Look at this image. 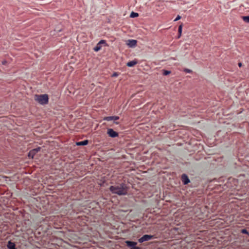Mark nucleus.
I'll return each instance as SVG.
<instances>
[{
  "label": "nucleus",
  "instance_id": "ddd939ff",
  "mask_svg": "<svg viewBox=\"0 0 249 249\" xmlns=\"http://www.w3.org/2000/svg\"><path fill=\"white\" fill-rule=\"evenodd\" d=\"M242 19L244 20V22L249 23V16H243Z\"/></svg>",
  "mask_w": 249,
  "mask_h": 249
},
{
  "label": "nucleus",
  "instance_id": "b1692460",
  "mask_svg": "<svg viewBox=\"0 0 249 249\" xmlns=\"http://www.w3.org/2000/svg\"><path fill=\"white\" fill-rule=\"evenodd\" d=\"M5 63L6 61H3V62H2V64H3V65H5Z\"/></svg>",
  "mask_w": 249,
  "mask_h": 249
},
{
  "label": "nucleus",
  "instance_id": "1a4fd4ad",
  "mask_svg": "<svg viewBox=\"0 0 249 249\" xmlns=\"http://www.w3.org/2000/svg\"><path fill=\"white\" fill-rule=\"evenodd\" d=\"M181 181H182V183H183L184 185H186L189 183V179H188L187 176L185 174L181 175Z\"/></svg>",
  "mask_w": 249,
  "mask_h": 249
},
{
  "label": "nucleus",
  "instance_id": "f257e3e1",
  "mask_svg": "<svg viewBox=\"0 0 249 249\" xmlns=\"http://www.w3.org/2000/svg\"><path fill=\"white\" fill-rule=\"evenodd\" d=\"M128 187L124 183H121L115 186H111L109 187L110 192L112 193L120 196H125L127 194Z\"/></svg>",
  "mask_w": 249,
  "mask_h": 249
},
{
  "label": "nucleus",
  "instance_id": "4468645a",
  "mask_svg": "<svg viewBox=\"0 0 249 249\" xmlns=\"http://www.w3.org/2000/svg\"><path fill=\"white\" fill-rule=\"evenodd\" d=\"M139 16V14L137 13H134V12H132L130 14L131 18H137Z\"/></svg>",
  "mask_w": 249,
  "mask_h": 249
},
{
  "label": "nucleus",
  "instance_id": "6ab92c4d",
  "mask_svg": "<svg viewBox=\"0 0 249 249\" xmlns=\"http://www.w3.org/2000/svg\"><path fill=\"white\" fill-rule=\"evenodd\" d=\"M111 117V118L114 119V121H117L118 120V117L116 116H109Z\"/></svg>",
  "mask_w": 249,
  "mask_h": 249
},
{
  "label": "nucleus",
  "instance_id": "f03ea898",
  "mask_svg": "<svg viewBox=\"0 0 249 249\" xmlns=\"http://www.w3.org/2000/svg\"><path fill=\"white\" fill-rule=\"evenodd\" d=\"M34 100L41 105H46L48 104V95L47 94L35 95Z\"/></svg>",
  "mask_w": 249,
  "mask_h": 249
},
{
  "label": "nucleus",
  "instance_id": "39448f33",
  "mask_svg": "<svg viewBox=\"0 0 249 249\" xmlns=\"http://www.w3.org/2000/svg\"><path fill=\"white\" fill-rule=\"evenodd\" d=\"M107 134L111 138H115L118 137V133L113 130L112 128L107 129Z\"/></svg>",
  "mask_w": 249,
  "mask_h": 249
},
{
  "label": "nucleus",
  "instance_id": "4be33fe9",
  "mask_svg": "<svg viewBox=\"0 0 249 249\" xmlns=\"http://www.w3.org/2000/svg\"><path fill=\"white\" fill-rule=\"evenodd\" d=\"M184 71L187 73H190L191 72V70H190L189 69H185Z\"/></svg>",
  "mask_w": 249,
  "mask_h": 249
},
{
  "label": "nucleus",
  "instance_id": "6e6552de",
  "mask_svg": "<svg viewBox=\"0 0 249 249\" xmlns=\"http://www.w3.org/2000/svg\"><path fill=\"white\" fill-rule=\"evenodd\" d=\"M136 44L137 41L135 39H128L126 41V45L130 48L134 47Z\"/></svg>",
  "mask_w": 249,
  "mask_h": 249
},
{
  "label": "nucleus",
  "instance_id": "f8f14e48",
  "mask_svg": "<svg viewBox=\"0 0 249 249\" xmlns=\"http://www.w3.org/2000/svg\"><path fill=\"white\" fill-rule=\"evenodd\" d=\"M88 143V140H84L82 141L79 142H78L76 143V145L81 146V145H86Z\"/></svg>",
  "mask_w": 249,
  "mask_h": 249
},
{
  "label": "nucleus",
  "instance_id": "f3484780",
  "mask_svg": "<svg viewBox=\"0 0 249 249\" xmlns=\"http://www.w3.org/2000/svg\"><path fill=\"white\" fill-rule=\"evenodd\" d=\"M241 233L245 234H249V232H248V231L246 229H242V230H241Z\"/></svg>",
  "mask_w": 249,
  "mask_h": 249
},
{
  "label": "nucleus",
  "instance_id": "aec40b11",
  "mask_svg": "<svg viewBox=\"0 0 249 249\" xmlns=\"http://www.w3.org/2000/svg\"><path fill=\"white\" fill-rule=\"evenodd\" d=\"M180 19V16L178 15V16H177V18H176V19H175V20H174V21H177L179 20Z\"/></svg>",
  "mask_w": 249,
  "mask_h": 249
},
{
  "label": "nucleus",
  "instance_id": "393cba45",
  "mask_svg": "<svg viewBox=\"0 0 249 249\" xmlns=\"http://www.w3.org/2000/svg\"><path fill=\"white\" fill-rule=\"evenodd\" d=\"M114 124H118V123L117 122H114Z\"/></svg>",
  "mask_w": 249,
  "mask_h": 249
},
{
  "label": "nucleus",
  "instance_id": "7ed1b4c3",
  "mask_svg": "<svg viewBox=\"0 0 249 249\" xmlns=\"http://www.w3.org/2000/svg\"><path fill=\"white\" fill-rule=\"evenodd\" d=\"M154 238V236L153 235L145 234L138 239V242H139L140 243H142Z\"/></svg>",
  "mask_w": 249,
  "mask_h": 249
},
{
  "label": "nucleus",
  "instance_id": "0eeeda50",
  "mask_svg": "<svg viewBox=\"0 0 249 249\" xmlns=\"http://www.w3.org/2000/svg\"><path fill=\"white\" fill-rule=\"evenodd\" d=\"M40 150V147L35 148L33 150H31L29 153H28V157L30 158L33 159L34 155Z\"/></svg>",
  "mask_w": 249,
  "mask_h": 249
},
{
  "label": "nucleus",
  "instance_id": "a211bd4d",
  "mask_svg": "<svg viewBox=\"0 0 249 249\" xmlns=\"http://www.w3.org/2000/svg\"><path fill=\"white\" fill-rule=\"evenodd\" d=\"M171 73L170 71L167 70H163V75H167Z\"/></svg>",
  "mask_w": 249,
  "mask_h": 249
},
{
  "label": "nucleus",
  "instance_id": "423d86ee",
  "mask_svg": "<svg viewBox=\"0 0 249 249\" xmlns=\"http://www.w3.org/2000/svg\"><path fill=\"white\" fill-rule=\"evenodd\" d=\"M102 44H106V41L105 40H101V41H99V42L97 43V45H96V46L93 48V51H94V52H97L101 50Z\"/></svg>",
  "mask_w": 249,
  "mask_h": 249
},
{
  "label": "nucleus",
  "instance_id": "dca6fc26",
  "mask_svg": "<svg viewBox=\"0 0 249 249\" xmlns=\"http://www.w3.org/2000/svg\"><path fill=\"white\" fill-rule=\"evenodd\" d=\"M103 120L106 121H113V119L109 116H106L103 118Z\"/></svg>",
  "mask_w": 249,
  "mask_h": 249
},
{
  "label": "nucleus",
  "instance_id": "9b49d317",
  "mask_svg": "<svg viewBox=\"0 0 249 249\" xmlns=\"http://www.w3.org/2000/svg\"><path fill=\"white\" fill-rule=\"evenodd\" d=\"M7 248L8 249H17L15 244L10 241H8V243H7Z\"/></svg>",
  "mask_w": 249,
  "mask_h": 249
},
{
  "label": "nucleus",
  "instance_id": "2eb2a0df",
  "mask_svg": "<svg viewBox=\"0 0 249 249\" xmlns=\"http://www.w3.org/2000/svg\"><path fill=\"white\" fill-rule=\"evenodd\" d=\"M181 31H182V24L179 25V28H178V34H179V36H180L181 35ZM178 36V37H179Z\"/></svg>",
  "mask_w": 249,
  "mask_h": 249
},
{
  "label": "nucleus",
  "instance_id": "20e7f679",
  "mask_svg": "<svg viewBox=\"0 0 249 249\" xmlns=\"http://www.w3.org/2000/svg\"><path fill=\"white\" fill-rule=\"evenodd\" d=\"M126 247L130 249H141V248L136 246L137 243L131 241H125Z\"/></svg>",
  "mask_w": 249,
  "mask_h": 249
},
{
  "label": "nucleus",
  "instance_id": "5701e85b",
  "mask_svg": "<svg viewBox=\"0 0 249 249\" xmlns=\"http://www.w3.org/2000/svg\"><path fill=\"white\" fill-rule=\"evenodd\" d=\"M238 66H239V67H241V63H238Z\"/></svg>",
  "mask_w": 249,
  "mask_h": 249
},
{
  "label": "nucleus",
  "instance_id": "412c9836",
  "mask_svg": "<svg viewBox=\"0 0 249 249\" xmlns=\"http://www.w3.org/2000/svg\"><path fill=\"white\" fill-rule=\"evenodd\" d=\"M118 75V74L117 72H114V73H113V74H112V77H117Z\"/></svg>",
  "mask_w": 249,
  "mask_h": 249
},
{
  "label": "nucleus",
  "instance_id": "9d476101",
  "mask_svg": "<svg viewBox=\"0 0 249 249\" xmlns=\"http://www.w3.org/2000/svg\"><path fill=\"white\" fill-rule=\"evenodd\" d=\"M138 62L136 60H134L132 61H130L129 62L126 63V66L129 67H134L135 65L137 64Z\"/></svg>",
  "mask_w": 249,
  "mask_h": 249
}]
</instances>
